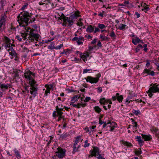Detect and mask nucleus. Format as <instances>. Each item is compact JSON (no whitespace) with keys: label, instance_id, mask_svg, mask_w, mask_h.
<instances>
[{"label":"nucleus","instance_id":"27","mask_svg":"<svg viewBox=\"0 0 159 159\" xmlns=\"http://www.w3.org/2000/svg\"><path fill=\"white\" fill-rule=\"evenodd\" d=\"M130 120L132 122V124L134 125L133 126V127H135L136 128L138 127V125L137 124V122H136L134 121L133 119L131 118L130 119Z\"/></svg>","mask_w":159,"mask_h":159},{"label":"nucleus","instance_id":"49","mask_svg":"<svg viewBox=\"0 0 159 159\" xmlns=\"http://www.w3.org/2000/svg\"><path fill=\"white\" fill-rule=\"evenodd\" d=\"M29 52V50L26 47H24L23 48V52H26V53H28Z\"/></svg>","mask_w":159,"mask_h":159},{"label":"nucleus","instance_id":"53","mask_svg":"<svg viewBox=\"0 0 159 159\" xmlns=\"http://www.w3.org/2000/svg\"><path fill=\"white\" fill-rule=\"evenodd\" d=\"M90 70H92L91 69H84L83 70V73L84 74H85Z\"/></svg>","mask_w":159,"mask_h":159},{"label":"nucleus","instance_id":"18","mask_svg":"<svg viewBox=\"0 0 159 159\" xmlns=\"http://www.w3.org/2000/svg\"><path fill=\"white\" fill-rule=\"evenodd\" d=\"M70 105L73 107H75L77 108H80L81 106L84 107L86 106L85 104H74L73 102H70Z\"/></svg>","mask_w":159,"mask_h":159},{"label":"nucleus","instance_id":"45","mask_svg":"<svg viewBox=\"0 0 159 159\" xmlns=\"http://www.w3.org/2000/svg\"><path fill=\"white\" fill-rule=\"evenodd\" d=\"M14 46V44H11V46H10V47H9L8 48V49H7V51H8V52H9V51H11H11H14V50H15L13 48H12V46Z\"/></svg>","mask_w":159,"mask_h":159},{"label":"nucleus","instance_id":"12","mask_svg":"<svg viewBox=\"0 0 159 159\" xmlns=\"http://www.w3.org/2000/svg\"><path fill=\"white\" fill-rule=\"evenodd\" d=\"M151 130L153 133L155 134L157 138V139H159V130L155 127H152L151 129Z\"/></svg>","mask_w":159,"mask_h":159},{"label":"nucleus","instance_id":"54","mask_svg":"<svg viewBox=\"0 0 159 159\" xmlns=\"http://www.w3.org/2000/svg\"><path fill=\"white\" fill-rule=\"evenodd\" d=\"M77 42V43L78 45H80L82 44L83 43V42L80 41V40L79 39L77 40H76Z\"/></svg>","mask_w":159,"mask_h":159},{"label":"nucleus","instance_id":"23","mask_svg":"<svg viewBox=\"0 0 159 159\" xmlns=\"http://www.w3.org/2000/svg\"><path fill=\"white\" fill-rule=\"evenodd\" d=\"M48 48L49 49L52 50L54 49H55V43L54 42L51 43L50 45H49L48 47Z\"/></svg>","mask_w":159,"mask_h":159},{"label":"nucleus","instance_id":"10","mask_svg":"<svg viewBox=\"0 0 159 159\" xmlns=\"http://www.w3.org/2000/svg\"><path fill=\"white\" fill-rule=\"evenodd\" d=\"M123 99V97L122 95H120L119 93H117L115 96H113L112 98L113 101H115L116 100L120 102H121Z\"/></svg>","mask_w":159,"mask_h":159},{"label":"nucleus","instance_id":"64","mask_svg":"<svg viewBox=\"0 0 159 159\" xmlns=\"http://www.w3.org/2000/svg\"><path fill=\"white\" fill-rule=\"evenodd\" d=\"M135 14L136 15L137 18L139 17L140 16V14L138 12H135Z\"/></svg>","mask_w":159,"mask_h":159},{"label":"nucleus","instance_id":"4","mask_svg":"<svg viewBox=\"0 0 159 159\" xmlns=\"http://www.w3.org/2000/svg\"><path fill=\"white\" fill-rule=\"evenodd\" d=\"M150 86L152 87L149 88L147 93L148 96L151 98L153 95V93L159 92V84H157V83L154 84H152Z\"/></svg>","mask_w":159,"mask_h":159},{"label":"nucleus","instance_id":"2","mask_svg":"<svg viewBox=\"0 0 159 159\" xmlns=\"http://www.w3.org/2000/svg\"><path fill=\"white\" fill-rule=\"evenodd\" d=\"M24 76L29 80V83L30 86V91L33 97L34 98L38 94L37 85L34 80L35 74L29 70L26 71L24 73Z\"/></svg>","mask_w":159,"mask_h":159},{"label":"nucleus","instance_id":"40","mask_svg":"<svg viewBox=\"0 0 159 159\" xmlns=\"http://www.w3.org/2000/svg\"><path fill=\"white\" fill-rule=\"evenodd\" d=\"M111 119V117L110 118L108 117V120H107L106 121H105V122L107 124H111L112 123Z\"/></svg>","mask_w":159,"mask_h":159},{"label":"nucleus","instance_id":"63","mask_svg":"<svg viewBox=\"0 0 159 159\" xmlns=\"http://www.w3.org/2000/svg\"><path fill=\"white\" fill-rule=\"evenodd\" d=\"M28 6V4L26 3V4L24 5L23 7L21 8V9L22 10H23L25 9V8Z\"/></svg>","mask_w":159,"mask_h":159},{"label":"nucleus","instance_id":"32","mask_svg":"<svg viewBox=\"0 0 159 159\" xmlns=\"http://www.w3.org/2000/svg\"><path fill=\"white\" fill-rule=\"evenodd\" d=\"M98 26L99 29H101L105 28L106 27L104 25L102 24H98Z\"/></svg>","mask_w":159,"mask_h":159},{"label":"nucleus","instance_id":"39","mask_svg":"<svg viewBox=\"0 0 159 159\" xmlns=\"http://www.w3.org/2000/svg\"><path fill=\"white\" fill-rule=\"evenodd\" d=\"M45 87H46V89L47 90H49L50 91L51 89L52 88L53 86L52 84H50L49 85L46 84L45 85Z\"/></svg>","mask_w":159,"mask_h":159},{"label":"nucleus","instance_id":"22","mask_svg":"<svg viewBox=\"0 0 159 159\" xmlns=\"http://www.w3.org/2000/svg\"><path fill=\"white\" fill-rule=\"evenodd\" d=\"M110 36L113 40H115L116 39V36L113 31L110 33Z\"/></svg>","mask_w":159,"mask_h":159},{"label":"nucleus","instance_id":"57","mask_svg":"<svg viewBox=\"0 0 159 159\" xmlns=\"http://www.w3.org/2000/svg\"><path fill=\"white\" fill-rule=\"evenodd\" d=\"M50 91H49V90H47L46 89V90L45 91L44 95L46 96H47L48 95V93H49L50 94Z\"/></svg>","mask_w":159,"mask_h":159},{"label":"nucleus","instance_id":"38","mask_svg":"<svg viewBox=\"0 0 159 159\" xmlns=\"http://www.w3.org/2000/svg\"><path fill=\"white\" fill-rule=\"evenodd\" d=\"M79 97H78V95H76L72 98L71 101H73L74 100H75V101H77L78 100V99L79 98Z\"/></svg>","mask_w":159,"mask_h":159},{"label":"nucleus","instance_id":"24","mask_svg":"<svg viewBox=\"0 0 159 159\" xmlns=\"http://www.w3.org/2000/svg\"><path fill=\"white\" fill-rule=\"evenodd\" d=\"M78 39H79L80 41H84V37L81 36H80L79 37H75L73 39H72V40L75 41Z\"/></svg>","mask_w":159,"mask_h":159},{"label":"nucleus","instance_id":"13","mask_svg":"<svg viewBox=\"0 0 159 159\" xmlns=\"http://www.w3.org/2000/svg\"><path fill=\"white\" fill-rule=\"evenodd\" d=\"M141 136H142L143 138L144 139L145 141H150L152 139V136L150 134H148V135L141 134Z\"/></svg>","mask_w":159,"mask_h":159},{"label":"nucleus","instance_id":"61","mask_svg":"<svg viewBox=\"0 0 159 159\" xmlns=\"http://www.w3.org/2000/svg\"><path fill=\"white\" fill-rule=\"evenodd\" d=\"M155 75V73L153 71H150L149 75H151L152 76H154Z\"/></svg>","mask_w":159,"mask_h":159},{"label":"nucleus","instance_id":"48","mask_svg":"<svg viewBox=\"0 0 159 159\" xmlns=\"http://www.w3.org/2000/svg\"><path fill=\"white\" fill-rule=\"evenodd\" d=\"M63 46V44H60L59 45L55 47L56 49H60Z\"/></svg>","mask_w":159,"mask_h":159},{"label":"nucleus","instance_id":"17","mask_svg":"<svg viewBox=\"0 0 159 159\" xmlns=\"http://www.w3.org/2000/svg\"><path fill=\"white\" fill-rule=\"evenodd\" d=\"M120 143L125 146H127L128 148H131L133 146L131 143L124 140L120 141Z\"/></svg>","mask_w":159,"mask_h":159},{"label":"nucleus","instance_id":"26","mask_svg":"<svg viewBox=\"0 0 159 159\" xmlns=\"http://www.w3.org/2000/svg\"><path fill=\"white\" fill-rule=\"evenodd\" d=\"M69 134L67 133H64L61 134L60 136V138L62 139H64L66 138L68 136H69Z\"/></svg>","mask_w":159,"mask_h":159},{"label":"nucleus","instance_id":"11","mask_svg":"<svg viewBox=\"0 0 159 159\" xmlns=\"http://www.w3.org/2000/svg\"><path fill=\"white\" fill-rule=\"evenodd\" d=\"M8 88H10V85L8 84H0V89L2 90V91H5L8 89Z\"/></svg>","mask_w":159,"mask_h":159},{"label":"nucleus","instance_id":"9","mask_svg":"<svg viewBox=\"0 0 159 159\" xmlns=\"http://www.w3.org/2000/svg\"><path fill=\"white\" fill-rule=\"evenodd\" d=\"M62 110H56L52 113V116L54 117L59 116V120H61L63 118L62 114L63 112L61 111Z\"/></svg>","mask_w":159,"mask_h":159},{"label":"nucleus","instance_id":"51","mask_svg":"<svg viewBox=\"0 0 159 159\" xmlns=\"http://www.w3.org/2000/svg\"><path fill=\"white\" fill-rule=\"evenodd\" d=\"M50 140L48 142L47 144V146H48L51 143V141L52 139V137L51 136H50Z\"/></svg>","mask_w":159,"mask_h":159},{"label":"nucleus","instance_id":"36","mask_svg":"<svg viewBox=\"0 0 159 159\" xmlns=\"http://www.w3.org/2000/svg\"><path fill=\"white\" fill-rule=\"evenodd\" d=\"M73 151L72 152V153L73 154H75L76 152L78 151V148H77V147L75 146H73Z\"/></svg>","mask_w":159,"mask_h":159},{"label":"nucleus","instance_id":"58","mask_svg":"<svg viewBox=\"0 0 159 159\" xmlns=\"http://www.w3.org/2000/svg\"><path fill=\"white\" fill-rule=\"evenodd\" d=\"M105 122L102 121L101 120V118H99V124L101 125L103 124Z\"/></svg>","mask_w":159,"mask_h":159},{"label":"nucleus","instance_id":"28","mask_svg":"<svg viewBox=\"0 0 159 159\" xmlns=\"http://www.w3.org/2000/svg\"><path fill=\"white\" fill-rule=\"evenodd\" d=\"M14 151L17 158H18L21 157L20 155L19 152L16 148H15L14 149Z\"/></svg>","mask_w":159,"mask_h":159},{"label":"nucleus","instance_id":"5","mask_svg":"<svg viewBox=\"0 0 159 159\" xmlns=\"http://www.w3.org/2000/svg\"><path fill=\"white\" fill-rule=\"evenodd\" d=\"M92 147L93 149L90 151V153H92L94 155V157L97 158L98 159H105L102 155L100 154L101 151H100L99 148L96 146H93Z\"/></svg>","mask_w":159,"mask_h":159},{"label":"nucleus","instance_id":"52","mask_svg":"<svg viewBox=\"0 0 159 159\" xmlns=\"http://www.w3.org/2000/svg\"><path fill=\"white\" fill-rule=\"evenodd\" d=\"M22 57L24 59V60H26L28 59L27 55V54H26L23 55L22 56Z\"/></svg>","mask_w":159,"mask_h":159},{"label":"nucleus","instance_id":"37","mask_svg":"<svg viewBox=\"0 0 159 159\" xmlns=\"http://www.w3.org/2000/svg\"><path fill=\"white\" fill-rule=\"evenodd\" d=\"M65 107V106L63 107L62 105L59 104L56 106V109H63Z\"/></svg>","mask_w":159,"mask_h":159},{"label":"nucleus","instance_id":"8","mask_svg":"<svg viewBox=\"0 0 159 159\" xmlns=\"http://www.w3.org/2000/svg\"><path fill=\"white\" fill-rule=\"evenodd\" d=\"M85 79L87 82H89L91 84H96L98 82L99 80V78H94L91 76H88Z\"/></svg>","mask_w":159,"mask_h":159},{"label":"nucleus","instance_id":"31","mask_svg":"<svg viewBox=\"0 0 159 159\" xmlns=\"http://www.w3.org/2000/svg\"><path fill=\"white\" fill-rule=\"evenodd\" d=\"M88 140H86L85 141L84 144L83 145L84 148L88 147L90 146V144L89 143H88Z\"/></svg>","mask_w":159,"mask_h":159},{"label":"nucleus","instance_id":"29","mask_svg":"<svg viewBox=\"0 0 159 159\" xmlns=\"http://www.w3.org/2000/svg\"><path fill=\"white\" fill-rule=\"evenodd\" d=\"M21 36L22 37V38L24 39L25 40L26 39H27L28 33H20Z\"/></svg>","mask_w":159,"mask_h":159},{"label":"nucleus","instance_id":"55","mask_svg":"<svg viewBox=\"0 0 159 159\" xmlns=\"http://www.w3.org/2000/svg\"><path fill=\"white\" fill-rule=\"evenodd\" d=\"M147 44H144L143 47L144 48L143 50L145 52H147L148 50V48H147Z\"/></svg>","mask_w":159,"mask_h":159},{"label":"nucleus","instance_id":"19","mask_svg":"<svg viewBox=\"0 0 159 159\" xmlns=\"http://www.w3.org/2000/svg\"><path fill=\"white\" fill-rule=\"evenodd\" d=\"M42 1L47 8H49V5L52 4V2L50 0H42Z\"/></svg>","mask_w":159,"mask_h":159},{"label":"nucleus","instance_id":"43","mask_svg":"<svg viewBox=\"0 0 159 159\" xmlns=\"http://www.w3.org/2000/svg\"><path fill=\"white\" fill-rule=\"evenodd\" d=\"M149 10V8L148 7L145 6L142 9V11H144L145 12H147V11Z\"/></svg>","mask_w":159,"mask_h":159},{"label":"nucleus","instance_id":"60","mask_svg":"<svg viewBox=\"0 0 159 159\" xmlns=\"http://www.w3.org/2000/svg\"><path fill=\"white\" fill-rule=\"evenodd\" d=\"M78 26H82L83 25V23L81 22H78L77 24Z\"/></svg>","mask_w":159,"mask_h":159},{"label":"nucleus","instance_id":"3","mask_svg":"<svg viewBox=\"0 0 159 159\" xmlns=\"http://www.w3.org/2000/svg\"><path fill=\"white\" fill-rule=\"evenodd\" d=\"M80 12L77 11L73 12L72 14L70 15L69 17L64 16L63 18V25L66 26L67 22L68 23V26L71 27L74 24V21L79 17L80 16Z\"/></svg>","mask_w":159,"mask_h":159},{"label":"nucleus","instance_id":"14","mask_svg":"<svg viewBox=\"0 0 159 159\" xmlns=\"http://www.w3.org/2000/svg\"><path fill=\"white\" fill-rule=\"evenodd\" d=\"M135 139L138 142V144L140 147L143 146V143H144V141L142 139L141 137L140 136H137L135 137Z\"/></svg>","mask_w":159,"mask_h":159},{"label":"nucleus","instance_id":"33","mask_svg":"<svg viewBox=\"0 0 159 159\" xmlns=\"http://www.w3.org/2000/svg\"><path fill=\"white\" fill-rule=\"evenodd\" d=\"M126 26L125 25L121 24L120 26H119V28L120 30H123L125 29Z\"/></svg>","mask_w":159,"mask_h":159},{"label":"nucleus","instance_id":"42","mask_svg":"<svg viewBox=\"0 0 159 159\" xmlns=\"http://www.w3.org/2000/svg\"><path fill=\"white\" fill-rule=\"evenodd\" d=\"M133 113L135 114L136 116L140 115V112L139 110H134Z\"/></svg>","mask_w":159,"mask_h":159},{"label":"nucleus","instance_id":"34","mask_svg":"<svg viewBox=\"0 0 159 159\" xmlns=\"http://www.w3.org/2000/svg\"><path fill=\"white\" fill-rule=\"evenodd\" d=\"M5 43H11V41L10 39L7 37H5Z\"/></svg>","mask_w":159,"mask_h":159},{"label":"nucleus","instance_id":"50","mask_svg":"<svg viewBox=\"0 0 159 159\" xmlns=\"http://www.w3.org/2000/svg\"><path fill=\"white\" fill-rule=\"evenodd\" d=\"M94 27L95 30L94 31V33H96L98 32H99L100 31V30L99 29V28H98V27H95V26H94Z\"/></svg>","mask_w":159,"mask_h":159},{"label":"nucleus","instance_id":"20","mask_svg":"<svg viewBox=\"0 0 159 159\" xmlns=\"http://www.w3.org/2000/svg\"><path fill=\"white\" fill-rule=\"evenodd\" d=\"M94 27L91 25H89L86 29V32L89 33L93 32L94 30Z\"/></svg>","mask_w":159,"mask_h":159},{"label":"nucleus","instance_id":"6","mask_svg":"<svg viewBox=\"0 0 159 159\" xmlns=\"http://www.w3.org/2000/svg\"><path fill=\"white\" fill-rule=\"evenodd\" d=\"M57 150L56 152V156L59 158H62L66 156V150L65 149L58 147L57 148Z\"/></svg>","mask_w":159,"mask_h":159},{"label":"nucleus","instance_id":"35","mask_svg":"<svg viewBox=\"0 0 159 159\" xmlns=\"http://www.w3.org/2000/svg\"><path fill=\"white\" fill-rule=\"evenodd\" d=\"M83 140L82 139H81V137L80 136H78L76 137L75 138V142L78 143L80 141L82 142Z\"/></svg>","mask_w":159,"mask_h":159},{"label":"nucleus","instance_id":"25","mask_svg":"<svg viewBox=\"0 0 159 159\" xmlns=\"http://www.w3.org/2000/svg\"><path fill=\"white\" fill-rule=\"evenodd\" d=\"M100 38L102 41H108L110 39L109 38L104 36L101 34L100 35Z\"/></svg>","mask_w":159,"mask_h":159},{"label":"nucleus","instance_id":"16","mask_svg":"<svg viewBox=\"0 0 159 159\" xmlns=\"http://www.w3.org/2000/svg\"><path fill=\"white\" fill-rule=\"evenodd\" d=\"M117 124L114 122L112 121L111 124L109 126V127L111 128L109 131L111 132L113 131L114 129V128L117 127Z\"/></svg>","mask_w":159,"mask_h":159},{"label":"nucleus","instance_id":"59","mask_svg":"<svg viewBox=\"0 0 159 159\" xmlns=\"http://www.w3.org/2000/svg\"><path fill=\"white\" fill-rule=\"evenodd\" d=\"M16 38L19 41H22V38H20V36L18 35L16 36Z\"/></svg>","mask_w":159,"mask_h":159},{"label":"nucleus","instance_id":"56","mask_svg":"<svg viewBox=\"0 0 159 159\" xmlns=\"http://www.w3.org/2000/svg\"><path fill=\"white\" fill-rule=\"evenodd\" d=\"M90 98L88 97H87L84 100V102H89L90 100Z\"/></svg>","mask_w":159,"mask_h":159},{"label":"nucleus","instance_id":"1","mask_svg":"<svg viewBox=\"0 0 159 159\" xmlns=\"http://www.w3.org/2000/svg\"><path fill=\"white\" fill-rule=\"evenodd\" d=\"M32 15L31 13L24 11L23 12H20L17 16V21L20 27H23L24 28L25 30V32H29V33H28L29 36L27 37V39L30 41L36 43L39 40H41L40 36L39 34L35 33L36 31L35 30L26 27L29 23H31L35 20V19L34 17L32 18Z\"/></svg>","mask_w":159,"mask_h":159},{"label":"nucleus","instance_id":"30","mask_svg":"<svg viewBox=\"0 0 159 159\" xmlns=\"http://www.w3.org/2000/svg\"><path fill=\"white\" fill-rule=\"evenodd\" d=\"M9 53L11 57L14 56L15 57H17V54L15 50L11 52H10Z\"/></svg>","mask_w":159,"mask_h":159},{"label":"nucleus","instance_id":"44","mask_svg":"<svg viewBox=\"0 0 159 159\" xmlns=\"http://www.w3.org/2000/svg\"><path fill=\"white\" fill-rule=\"evenodd\" d=\"M80 57L82 58L83 60L84 61H85V60H87L86 58L85 57V56H84V55H83L82 54V53H80Z\"/></svg>","mask_w":159,"mask_h":159},{"label":"nucleus","instance_id":"21","mask_svg":"<svg viewBox=\"0 0 159 159\" xmlns=\"http://www.w3.org/2000/svg\"><path fill=\"white\" fill-rule=\"evenodd\" d=\"M20 70L18 69H15L14 70L13 72L15 73L14 75V78H19V73L20 71Z\"/></svg>","mask_w":159,"mask_h":159},{"label":"nucleus","instance_id":"46","mask_svg":"<svg viewBox=\"0 0 159 159\" xmlns=\"http://www.w3.org/2000/svg\"><path fill=\"white\" fill-rule=\"evenodd\" d=\"M150 71V70L149 69H145L144 70L143 73H146L149 75V73Z\"/></svg>","mask_w":159,"mask_h":159},{"label":"nucleus","instance_id":"7","mask_svg":"<svg viewBox=\"0 0 159 159\" xmlns=\"http://www.w3.org/2000/svg\"><path fill=\"white\" fill-rule=\"evenodd\" d=\"M100 103L102 104H103V107L104 109H107L108 108L109 109L110 108L111 106L109 104H108L109 103L110 104H112L111 101L109 99H106L105 98H103L100 99Z\"/></svg>","mask_w":159,"mask_h":159},{"label":"nucleus","instance_id":"41","mask_svg":"<svg viewBox=\"0 0 159 159\" xmlns=\"http://www.w3.org/2000/svg\"><path fill=\"white\" fill-rule=\"evenodd\" d=\"M142 153V151L140 149H139L135 151V154L137 155H139Z\"/></svg>","mask_w":159,"mask_h":159},{"label":"nucleus","instance_id":"15","mask_svg":"<svg viewBox=\"0 0 159 159\" xmlns=\"http://www.w3.org/2000/svg\"><path fill=\"white\" fill-rule=\"evenodd\" d=\"M132 43L134 45H136L138 43H143V41L140 40L138 37H135V39H132Z\"/></svg>","mask_w":159,"mask_h":159},{"label":"nucleus","instance_id":"47","mask_svg":"<svg viewBox=\"0 0 159 159\" xmlns=\"http://www.w3.org/2000/svg\"><path fill=\"white\" fill-rule=\"evenodd\" d=\"M11 44V43H5V47L6 49L10 47Z\"/></svg>","mask_w":159,"mask_h":159},{"label":"nucleus","instance_id":"62","mask_svg":"<svg viewBox=\"0 0 159 159\" xmlns=\"http://www.w3.org/2000/svg\"><path fill=\"white\" fill-rule=\"evenodd\" d=\"M98 92L99 93H100L102 91V88L101 87H98Z\"/></svg>","mask_w":159,"mask_h":159}]
</instances>
